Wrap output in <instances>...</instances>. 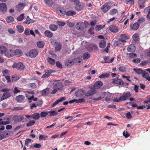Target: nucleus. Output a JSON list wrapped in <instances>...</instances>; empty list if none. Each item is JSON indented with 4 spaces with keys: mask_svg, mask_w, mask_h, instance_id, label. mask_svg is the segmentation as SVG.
I'll return each mask as SVG.
<instances>
[{
    "mask_svg": "<svg viewBox=\"0 0 150 150\" xmlns=\"http://www.w3.org/2000/svg\"><path fill=\"white\" fill-rule=\"evenodd\" d=\"M25 6V4L24 3L19 4L16 6V10L17 11H20Z\"/></svg>",
    "mask_w": 150,
    "mask_h": 150,
    "instance_id": "f3484780",
    "label": "nucleus"
},
{
    "mask_svg": "<svg viewBox=\"0 0 150 150\" xmlns=\"http://www.w3.org/2000/svg\"><path fill=\"white\" fill-rule=\"evenodd\" d=\"M44 2L47 5L50 6H52L54 3L52 0H45Z\"/></svg>",
    "mask_w": 150,
    "mask_h": 150,
    "instance_id": "a19ab883",
    "label": "nucleus"
},
{
    "mask_svg": "<svg viewBox=\"0 0 150 150\" xmlns=\"http://www.w3.org/2000/svg\"><path fill=\"white\" fill-rule=\"evenodd\" d=\"M75 27L77 30H82L84 28V24L83 22H79L76 24Z\"/></svg>",
    "mask_w": 150,
    "mask_h": 150,
    "instance_id": "9b49d317",
    "label": "nucleus"
},
{
    "mask_svg": "<svg viewBox=\"0 0 150 150\" xmlns=\"http://www.w3.org/2000/svg\"><path fill=\"white\" fill-rule=\"evenodd\" d=\"M140 25L138 23H134L131 26V29L133 30H137L139 28Z\"/></svg>",
    "mask_w": 150,
    "mask_h": 150,
    "instance_id": "b1692460",
    "label": "nucleus"
},
{
    "mask_svg": "<svg viewBox=\"0 0 150 150\" xmlns=\"http://www.w3.org/2000/svg\"><path fill=\"white\" fill-rule=\"evenodd\" d=\"M149 61L147 60L142 61L140 63V65L142 66L146 65L148 64Z\"/></svg>",
    "mask_w": 150,
    "mask_h": 150,
    "instance_id": "e2e57ef3",
    "label": "nucleus"
},
{
    "mask_svg": "<svg viewBox=\"0 0 150 150\" xmlns=\"http://www.w3.org/2000/svg\"><path fill=\"white\" fill-rule=\"evenodd\" d=\"M110 74L108 73L102 74L99 76V78L101 79L106 78L108 77Z\"/></svg>",
    "mask_w": 150,
    "mask_h": 150,
    "instance_id": "ea45409f",
    "label": "nucleus"
},
{
    "mask_svg": "<svg viewBox=\"0 0 150 150\" xmlns=\"http://www.w3.org/2000/svg\"><path fill=\"white\" fill-rule=\"evenodd\" d=\"M33 141L32 139H26L25 141V145L27 146H28V145L29 143Z\"/></svg>",
    "mask_w": 150,
    "mask_h": 150,
    "instance_id": "13d9d810",
    "label": "nucleus"
},
{
    "mask_svg": "<svg viewBox=\"0 0 150 150\" xmlns=\"http://www.w3.org/2000/svg\"><path fill=\"white\" fill-rule=\"evenodd\" d=\"M14 56L18 57L21 56L23 54V52L20 50L16 49L13 51Z\"/></svg>",
    "mask_w": 150,
    "mask_h": 150,
    "instance_id": "5701e85b",
    "label": "nucleus"
},
{
    "mask_svg": "<svg viewBox=\"0 0 150 150\" xmlns=\"http://www.w3.org/2000/svg\"><path fill=\"white\" fill-rule=\"evenodd\" d=\"M109 29L113 33H117L118 31L119 28L115 25H111L109 27Z\"/></svg>",
    "mask_w": 150,
    "mask_h": 150,
    "instance_id": "2eb2a0df",
    "label": "nucleus"
},
{
    "mask_svg": "<svg viewBox=\"0 0 150 150\" xmlns=\"http://www.w3.org/2000/svg\"><path fill=\"white\" fill-rule=\"evenodd\" d=\"M40 117V114L38 113H35L32 115V118L35 120L38 119Z\"/></svg>",
    "mask_w": 150,
    "mask_h": 150,
    "instance_id": "7c9ffc66",
    "label": "nucleus"
},
{
    "mask_svg": "<svg viewBox=\"0 0 150 150\" xmlns=\"http://www.w3.org/2000/svg\"><path fill=\"white\" fill-rule=\"evenodd\" d=\"M24 117L22 115H15L13 117V119L15 122H19L23 120Z\"/></svg>",
    "mask_w": 150,
    "mask_h": 150,
    "instance_id": "9d476101",
    "label": "nucleus"
},
{
    "mask_svg": "<svg viewBox=\"0 0 150 150\" xmlns=\"http://www.w3.org/2000/svg\"><path fill=\"white\" fill-rule=\"evenodd\" d=\"M143 77L145 78L148 81H150V76H149V74L148 73L146 72L144 74Z\"/></svg>",
    "mask_w": 150,
    "mask_h": 150,
    "instance_id": "4d7b16f0",
    "label": "nucleus"
},
{
    "mask_svg": "<svg viewBox=\"0 0 150 150\" xmlns=\"http://www.w3.org/2000/svg\"><path fill=\"white\" fill-rule=\"evenodd\" d=\"M42 96H47L49 93V90L48 88H46L41 91Z\"/></svg>",
    "mask_w": 150,
    "mask_h": 150,
    "instance_id": "c756f323",
    "label": "nucleus"
},
{
    "mask_svg": "<svg viewBox=\"0 0 150 150\" xmlns=\"http://www.w3.org/2000/svg\"><path fill=\"white\" fill-rule=\"evenodd\" d=\"M65 100V98L64 97H62L60 99H58L54 101L51 107H54L59 103Z\"/></svg>",
    "mask_w": 150,
    "mask_h": 150,
    "instance_id": "6ab92c4d",
    "label": "nucleus"
},
{
    "mask_svg": "<svg viewBox=\"0 0 150 150\" xmlns=\"http://www.w3.org/2000/svg\"><path fill=\"white\" fill-rule=\"evenodd\" d=\"M35 123V122L34 120H31L27 124L26 126L28 127L33 126L34 124Z\"/></svg>",
    "mask_w": 150,
    "mask_h": 150,
    "instance_id": "5fc2aeb1",
    "label": "nucleus"
},
{
    "mask_svg": "<svg viewBox=\"0 0 150 150\" xmlns=\"http://www.w3.org/2000/svg\"><path fill=\"white\" fill-rule=\"evenodd\" d=\"M62 45L61 44H57L55 47V50L56 51H59L62 49Z\"/></svg>",
    "mask_w": 150,
    "mask_h": 150,
    "instance_id": "de8ad7c7",
    "label": "nucleus"
},
{
    "mask_svg": "<svg viewBox=\"0 0 150 150\" xmlns=\"http://www.w3.org/2000/svg\"><path fill=\"white\" fill-rule=\"evenodd\" d=\"M132 38L135 42H137L139 40V36L137 33H135L132 36Z\"/></svg>",
    "mask_w": 150,
    "mask_h": 150,
    "instance_id": "4c0bfd02",
    "label": "nucleus"
},
{
    "mask_svg": "<svg viewBox=\"0 0 150 150\" xmlns=\"http://www.w3.org/2000/svg\"><path fill=\"white\" fill-rule=\"evenodd\" d=\"M48 112H42L40 113V116L42 117H45L48 115Z\"/></svg>",
    "mask_w": 150,
    "mask_h": 150,
    "instance_id": "8fccbe9b",
    "label": "nucleus"
},
{
    "mask_svg": "<svg viewBox=\"0 0 150 150\" xmlns=\"http://www.w3.org/2000/svg\"><path fill=\"white\" fill-rule=\"evenodd\" d=\"M17 30L19 33H22L24 31V28L21 25H17L16 26Z\"/></svg>",
    "mask_w": 150,
    "mask_h": 150,
    "instance_id": "f704fd0d",
    "label": "nucleus"
},
{
    "mask_svg": "<svg viewBox=\"0 0 150 150\" xmlns=\"http://www.w3.org/2000/svg\"><path fill=\"white\" fill-rule=\"evenodd\" d=\"M136 49L135 47L134 44H131L127 48V50L129 52H134Z\"/></svg>",
    "mask_w": 150,
    "mask_h": 150,
    "instance_id": "4be33fe9",
    "label": "nucleus"
},
{
    "mask_svg": "<svg viewBox=\"0 0 150 150\" xmlns=\"http://www.w3.org/2000/svg\"><path fill=\"white\" fill-rule=\"evenodd\" d=\"M38 51L35 49H32L30 50L29 53V56L32 58H34L38 55Z\"/></svg>",
    "mask_w": 150,
    "mask_h": 150,
    "instance_id": "1a4fd4ad",
    "label": "nucleus"
},
{
    "mask_svg": "<svg viewBox=\"0 0 150 150\" xmlns=\"http://www.w3.org/2000/svg\"><path fill=\"white\" fill-rule=\"evenodd\" d=\"M120 36L122 40H125L128 39L129 38V35L127 34H123L120 35Z\"/></svg>",
    "mask_w": 150,
    "mask_h": 150,
    "instance_id": "a878e982",
    "label": "nucleus"
},
{
    "mask_svg": "<svg viewBox=\"0 0 150 150\" xmlns=\"http://www.w3.org/2000/svg\"><path fill=\"white\" fill-rule=\"evenodd\" d=\"M105 26V25L103 26L101 25H96L95 27V30L96 31H99L102 29Z\"/></svg>",
    "mask_w": 150,
    "mask_h": 150,
    "instance_id": "c03bdc74",
    "label": "nucleus"
},
{
    "mask_svg": "<svg viewBox=\"0 0 150 150\" xmlns=\"http://www.w3.org/2000/svg\"><path fill=\"white\" fill-rule=\"evenodd\" d=\"M31 19H30L29 16H28L27 17L26 20L23 22V23L27 24H29L31 23Z\"/></svg>",
    "mask_w": 150,
    "mask_h": 150,
    "instance_id": "6e6d98bb",
    "label": "nucleus"
},
{
    "mask_svg": "<svg viewBox=\"0 0 150 150\" xmlns=\"http://www.w3.org/2000/svg\"><path fill=\"white\" fill-rule=\"evenodd\" d=\"M24 18V14L22 13L21 14L17 17V20L18 21H21L23 20Z\"/></svg>",
    "mask_w": 150,
    "mask_h": 150,
    "instance_id": "3c124183",
    "label": "nucleus"
},
{
    "mask_svg": "<svg viewBox=\"0 0 150 150\" xmlns=\"http://www.w3.org/2000/svg\"><path fill=\"white\" fill-rule=\"evenodd\" d=\"M28 85L29 88L32 89H35L37 87V86L35 83H29Z\"/></svg>",
    "mask_w": 150,
    "mask_h": 150,
    "instance_id": "49530a36",
    "label": "nucleus"
},
{
    "mask_svg": "<svg viewBox=\"0 0 150 150\" xmlns=\"http://www.w3.org/2000/svg\"><path fill=\"white\" fill-rule=\"evenodd\" d=\"M74 62L73 60L72 61L71 60L67 61L65 63V65L68 67H71L74 63Z\"/></svg>",
    "mask_w": 150,
    "mask_h": 150,
    "instance_id": "cd10ccee",
    "label": "nucleus"
},
{
    "mask_svg": "<svg viewBox=\"0 0 150 150\" xmlns=\"http://www.w3.org/2000/svg\"><path fill=\"white\" fill-rule=\"evenodd\" d=\"M5 54L8 57H11L14 56L13 51L12 50H6Z\"/></svg>",
    "mask_w": 150,
    "mask_h": 150,
    "instance_id": "a211bd4d",
    "label": "nucleus"
},
{
    "mask_svg": "<svg viewBox=\"0 0 150 150\" xmlns=\"http://www.w3.org/2000/svg\"><path fill=\"white\" fill-rule=\"evenodd\" d=\"M7 11V7L6 4L2 3L0 4V11L4 13Z\"/></svg>",
    "mask_w": 150,
    "mask_h": 150,
    "instance_id": "f8f14e48",
    "label": "nucleus"
},
{
    "mask_svg": "<svg viewBox=\"0 0 150 150\" xmlns=\"http://www.w3.org/2000/svg\"><path fill=\"white\" fill-rule=\"evenodd\" d=\"M43 103V101L42 100H38L36 102V105L37 106L40 107Z\"/></svg>",
    "mask_w": 150,
    "mask_h": 150,
    "instance_id": "0e129e2a",
    "label": "nucleus"
},
{
    "mask_svg": "<svg viewBox=\"0 0 150 150\" xmlns=\"http://www.w3.org/2000/svg\"><path fill=\"white\" fill-rule=\"evenodd\" d=\"M26 97L28 98V100L29 103L31 102L32 101L31 100L33 99L34 97V96L33 95H32L30 97H29L28 95L26 94Z\"/></svg>",
    "mask_w": 150,
    "mask_h": 150,
    "instance_id": "69168bd1",
    "label": "nucleus"
},
{
    "mask_svg": "<svg viewBox=\"0 0 150 150\" xmlns=\"http://www.w3.org/2000/svg\"><path fill=\"white\" fill-rule=\"evenodd\" d=\"M118 69L120 71L124 72L126 71V68L124 66H122L119 67Z\"/></svg>",
    "mask_w": 150,
    "mask_h": 150,
    "instance_id": "603ef678",
    "label": "nucleus"
},
{
    "mask_svg": "<svg viewBox=\"0 0 150 150\" xmlns=\"http://www.w3.org/2000/svg\"><path fill=\"white\" fill-rule=\"evenodd\" d=\"M7 50L6 47L4 46H0V53L3 54L5 53Z\"/></svg>",
    "mask_w": 150,
    "mask_h": 150,
    "instance_id": "72a5a7b5",
    "label": "nucleus"
},
{
    "mask_svg": "<svg viewBox=\"0 0 150 150\" xmlns=\"http://www.w3.org/2000/svg\"><path fill=\"white\" fill-rule=\"evenodd\" d=\"M141 61V59L139 58H137L136 59H133L132 62L136 63H139Z\"/></svg>",
    "mask_w": 150,
    "mask_h": 150,
    "instance_id": "338daca9",
    "label": "nucleus"
},
{
    "mask_svg": "<svg viewBox=\"0 0 150 150\" xmlns=\"http://www.w3.org/2000/svg\"><path fill=\"white\" fill-rule=\"evenodd\" d=\"M6 20L8 23H10L13 22L14 19V18L12 16H8L6 18Z\"/></svg>",
    "mask_w": 150,
    "mask_h": 150,
    "instance_id": "473e14b6",
    "label": "nucleus"
},
{
    "mask_svg": "<svg viewBox=\"0 0 150 150\" xmlns=\"http://www.w3.org/2000/svg\"><path fill=\"white\" fill-rule=\"evenodd\" d=\"M103 83L101 81H98L95 83L93 85V88L96 89L100 88L102 86Z\"/></svg>",
    "mask_w": 150,
    "mask_h": 150,
    "instance_id": "dca6fc26",
    "label": "nucleus"
},
{
    "mask_svg": "<svg viewBox=\"0 0 150 150\" xmlns=\"http://www.w3.org/2000/svg\"><path fill=\"white\" fill-rule=\"evenodd\" d=\"M145 21V18L143 17H142L139 18L137 21L138 22L137 23H138L139 24L140 23H142L144 22Z\"/></svg>",
    "mask_w": 150,
    "mask_h": 150,
    "instance_id": "bf43d9fd",
    "label": "nucleus"
},
{
    "mask_svg": "<svg viewBox=\"0 0 150 150\" xmlns=\"http://www.w3.org/2000/svg\"><path fill=\"white\" fill-rule=\"evenodd\" d=\"M123 135L125 138H127L130 136L129 134L127 131H124L123 133Z\"/></svg>",
    "mask_w": 150,
    "mask_h": 150,
    "instance_id": "680f3d73",
    "label": "nucleus"
},
{
    "mask_svg": "<svg viewBox=\"0 0 150 150\" xmlns=\"http://www.w3.org/2000/svg\"><path fill=\"white\" fill-rule=\"evenodd\" d=\"M106 45V42L104 40H101L99 43V47L101 48H104L105 47Z\"/></svg>",
    "mask_w": 150,
    "mask_h": 150,
    "instance_id": "393cba45",
    "label": "nucleus"
},
{
    "mask_svg": "<svg viewBox=\"0 0 150 150\" xmlns=\"http://www.w3.org/2000/svg\"><path fill=\"white\" fill-rule=\"evenodd\" d=\"M50 29L52 31H55L57 28V27L56 25L53 24L51 25L49 27Z\"/></svg>",
    "mask_w": 150,
    "mask_h": 150,
    "instance_id": "a18cd8bd",
    "label": "nucleus"
},
{
    "mask_svg": "<svg viewBox=\"0 0 150 150\" xmlns=\"http://www.w3.org/2000/svg\"><path fill=\"white\" fill-rule=\"evenodd\" d=\"M57 13L61 16L64 15L66 13L65 10L63 9L57 10Z\"/></svg>",
    "mask_w": 150,
    "mask_h": 150,
    "instance_id": "c85d7f7f",
    "label": "nucleus"
},
{
    "mask_svg": "<svg viewBox=\"0 0 150 150\" xmlns=\"http://www.w3.org/2000/svg\"><path fill=\"white\" fill-rule=\"evenodd\" d=\"M94 30V28L93 27H91L88 30L89 33L92 35L94 34V33L93 32Z\"/></svg>",
    "mask_w": 150,
    "mask_h": 150,
    "instance_id": "774afa93",
    "label": "nucleus"
},
{
    "mask_svg": "<svg viewBox=\"0 0 150 150\" xmlns=\"http://www.w3.org/2000/svg\"><path fill=\"white\" fill-rule=\"evenodd\" d=\"M12 67L13 68H16L18 70L20 71L23 70L25 68V65L21 62H19L18 63H14Z\"/></svg>",
    "mask_w": 150,
    "mask_h": 150,
    "instance_id": "7ed1b4c3",
    "label": "nucleus"
},
{
    "mask_svg": "<svg viewBox=\"0 0 150 150\" xmlns=\"http://www.w3.org/2000/svg\"><path fill=\"white\" fill-rule=\"evenodd\" d=\"M44 34L45 36L48 38H51L53 36V33L49 30H46L44 32Z\"/></svg>",
    "mask_w": 150,
    "mask_h": 150,
    "instance_id": "bb28decb",
    "label": "nucleus"
},
{
    "mask_svg": "<svg viewBox=\"0 0 150 150\" xmlns=\"http://www.w3.org/2000/svg\"><path fill=\"white\" fill-rule=\"evenodd\" d=\"M111 83L112 84L115 83L118 85H123L125 83L124 82L122 79H118V78L112 79Z\"/></svg>",
    "mask_w": 150,
    "mask_h": 150,
    "instance_id": "0eeeda50",
    "label": "nucleus"
},
{
    "mask_svg": "<svg viewBox=\"0 0 150 150\" xmlns=\"http://www.w3.org/2000/svg\"><path fill=\"white\" fill-rule=\"evenodd\" d=\"M24 98L25 97L24 96L22 95H20L16 97V100L18 102L21 103L24 100Z\"/></svg>",
    "mask_w": 150,
    "mask_h": 150,
    "instance_id": "412c9836",
    "label": "nucleus"
},
{
    "mask_svg": "<svg viewBox=\"0 0 150 150\" xmlns=\"http://www.w3.org/2000/svg\"><path fill=\"white\" fill-rule=\"evenodd\" d=\"M10 94L9 93H7L6 92L4 93L1 98V100H3L10 97Z\"/></svg>",
    "mask_w": 150,
    "mask_h": 150,
    "instance_id": "2f4dec72",
    "label": "nucleus"
},
{
    "mask_svg": "<svg viewBox=\"0 0 150 150\" xmlns=\"http://www.w3.org/2000/svg\"><path fill=\"white\" fill-rule=\"evenodd\" d=\"M89 88L90 89L85 94L86 96H88L94 94L97 92L96 89L93 88V86H90Z\"/></svg>",
    "mask_w": 150,
    "mask_h": 150,
    "instance_id": "39448f33",
    "label": "nucleus"
},
{
    "mask_svg": "<svg viewBox=\"0 0 150 150\" xmlns=\"http://www.w3.org/2000/svg\"><path fill=\"white\" fill-rule=\"evenodd\" d=\"M90 56L91 55L88 52L85 53L83 55V59L84 60L88 59L90 57Z\"/></svg>",
    "mask_w": 150,
    "mask_h": 150,
    "instance_id": "58836bf2",
    "label": "nucleus"
},
{
    "mask_svg": "<svg viewBox=\"0 0 150 150\" xmlns=\"http://www.w3.org/2000/svg\"><path fill=\"white\" fill-rule=\"evenodd\" d=\"M133 70L137 74H142V77L144 74L146 73L145 71H144L143 70L139 68H134Z\"/></svg>",
    "mask_w": 150,
    "mask_h": 150,
    "instance_id": "aec40b11",
    "label": "nucleus"
},
{
    "mask_svg": "<svg viewBox=\"0 0 150 150\" xmlns=\"http://www.w3.org/2000/svg\"><path fill=\"white\" fill-rule=\"evenodd\" d=\"M145 1L144 0H138L137 4L138 6L140 9H142L145 6Z\"/></svg>",
    "mask_w": 150,
    "mask_h": 150,
    "instance_id": "ddd939ff",
    "label": "nucleus"
},
{
    "mask_svg": "<svg viewBox=\"0 0 150 150\" xmlns=\"http://www.w3.org/2000/svg\"><path fill=\"white\" fill-rule=\"evenodd\" d=\"M125 40L120 39L119 40L115 42L114 45L116 46H121L124 45V43L126 42Z\"/></svg>",
    "mask_w": 150,
    "mask_h": 150,
    "instance_id": "4468645a",
    "label": "nucleus"
},
{
    "mask_svg": "<svg viewBox=\"0 0 150 150\" xmlns=\"http://www.w3.org/2000/svg\"><path fill=\"white\" fill-rule=\"evenodd\" d=\"M75 6V9L78 11L82 10L84 8V5L83 3H80L79 1H77Z\"/></svg>",
    "mask_w": 150,
    "mask_h": 150,
    "instance_id": "20e7f679",
    "label": "nucleus"
},
{
    "mask_svg": "<svg viewBox=\"0 0 150 150\" xmlns=\"http://www.w3.org/2000/svg\"><path fill=\"white\" fill-rule=\"evenodd\" d=\"M48 112L50 116H55L57 115L58 114V112L56 111L50 110L48 111Z\"/></svg>",
    "mask_w": 150,
    "mask_h": 150,
    "instance_id": "c9c22d12",
    "label": "nucleus"
},
{
    "mask_svg": "<svg viewBox=\"0 0 150 150\" xmlns=\"http://www.w3.org/2000/svg\"><path fill=\"white\" fill-rule=\"evenodd\" d=\"M81 59L79 57L73 59L74 63L78 62L79 63L81 62Z\"/></svg>",
    "mask_w": 150,
    "mask_h": 150,
    "instance_id": "052dcab7",
    "label": "nucleus"
},
{
    "mask_svg": "<svg viewBox=\"0 0 150 150\" xmlns=\"http://www.w3.org/2000/svg\"><path fill=\"white\" fill-rule=\"evenodd\" d=\"M85 93V91L81 89L76 90L74 94V95L76 97H80L83 96Z\"/></svg>",
    "mask_w": 150,
    "mask_h": 150,
    "instance_id": "6e6552de",
    "label": "nucleus"
},
{
    "mask_svg": "<svg viewBox=\"0 0 150 150\" xmlns=\"http://www.w3.org/2000/svg\"><path fill=\"white\" fill-rule=\"evenodd\" d=\"M47 60L52 65H53L55 64V60L51 58H48L47 59Z\"/></svg>",
    "mask_w": 150,
    "mask_h": 150,
    "instance_id": "37998d69",
    "label": "nucleus"
},
{
    "mask_svg": "<svg viewBox=\"0 0 150 150\" xmlns=\"http://www.w3.org/2000/svg\"><path fill=\"white\" fill-rule=\"evenodd\" d=\"M131 96V93L128 92L123 94L120 97V99L122 101H125L127 100L128 98L130 97Z\"/></svg>",
    "mask_w": 150,
    "mask_h": 150,
    "instance_id": "423d86ee",
    "label": "nucleus"
},
{
    "mask_svg": "<svg viewBox=\"0 0 150 150\" xmlns=\"http://www.w3.org/2000/svg\"><path fill=\"white\" fill-rule=\"evenodd\" d=\"M45 72L49 76L51 74L54 72V71L50 69L45 70Z\"/></svg>",
    "mask_w": 150,
    "mask_h": 150,
    "instance_id": "09e8293b",
    "label": "nucleus"
},
{
    "mask_svg": "<svg viewBox=\"0 0 150 150\" xmlns=\"http://www.w3.org/2000/svg\"><path fill=\"white\" fill-rule=\"evenodd\" d=\"M37 46L39 48L43 47L44 46V43L42 41H39L37 42Z\"/></svg>",
    "mask_w": 150,
    "mask_h": 150,
    "instance_id": "79ce46f5",
    "label": "nucleus"
},
{
    "mask_svg": "<svg viewBox=\"0 0 150 150\" xmlns=\"http://www.w3.org/2000/svg\"><path fill=\"white\" fill-rule=\"evenodd\" d=\"M113 6H116L115 3L112 1H109L105 3L101 7V9L104 13H106Z\"/></svg>",
    "mask_w": 150,
    "mask_h": 150,
    "instance_id": "f257e3e1",
    "label": "nucleus"
},
{
    "mask_svg": "<svg viewBox=\"0 0 150 150\" xmlns=\"http://www.w3.org/2000/svg\"><path fill=\"white\" fill-rule=\"evenodd\" d=\"M53 87L54 88H57L58 90L62 91L63 88L64 86L61 82L59 81L54 80L53 81Z\"/></svg>",
    "mask_w": 150,
    "mask_h": 150,
    "instance_id": "f03ea898",
    "label": "nucleus"
},
{
    "mask_svg": "<svg viewBox=\"0 0 150 150\" xmlns=\"http://www.w3.org/2000/svg\"><path fill=\"white\" fill-rule=\"evenodd\" d=\"M76 13V12L73 11H69L66 12V15L67 16H73Z\"/></svg>",
    "mask_w": 150,
    "mask_h": 150,
    "instance_id": "e433bc0d",
    "label": "nucleus"
},
{
    "mask_svg": "<svg viewBox=\"0 0 150 150\" xmlns=\"http://www.w3.org/2000/svg\"><path fill=\"white\" fill-rule=\"evenodd\" d=\"M118 12L117 9L114 8L112 9L110 11V15H113L116 14Z\"/></svg>",
    "mask_w": 150,
    "mask_h": 150,
    "instance_id": "864d4df0",
    "label": "nucleus"
}]
</instances>
